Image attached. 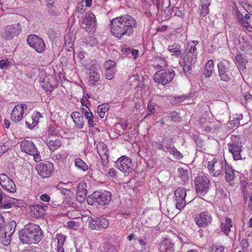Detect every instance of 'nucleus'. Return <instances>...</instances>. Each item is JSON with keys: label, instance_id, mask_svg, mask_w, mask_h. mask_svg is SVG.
Segmentation results:
<instances>
[{"label": "nucleus", "instance_id": "obj_30", "mask_svg": "<svg viewBox=\"0 0 252 252\" xmlns=\"http://www.w3.org/2000/svg\"><path fill=\"white\" fill-rule=\"evenodd\" d=\"M16 226V223L15 221L12 220L10 222V223L7 225L5 228V231L4 232V237L6 238V237L8 236V237L10 238L11 235H12L14 232L15 231V227Z\"/></svg>", "mask_w": 252, "mask_h": 252}, {"label": "nucleus", "instance_id": "obj_39", "mask_svg": "<svg viewBox=\"0 0 252 252\" xmlns=\"http://www.w3.org/2000/svg\"><path fill=\"white\" fill-rule=\"evenodd\" d=\"M197 57L192 54H186L183 59L184 63L193 64L196 62Z\"/></svg>", "mask_w": 252, "mask_h": 252}, {"label": "nucleus", "instance_id": "obj_60", "mask_svg": "<svg viewBox=\"0 0 252 252\" xmlns=\"http://www.w3.org/2000/svg\"><path fill=\"white\" fill-rule=\"evenodd\" d=\"M56 0H46V6L48 8H52L55 4V1Z\"/></svg>", "mask_w": 252, "mask_h": 252}, {"label": "nucleus", "instance_id": "obj_38", "mask_svg": "<svg viewBox=\"0 0 252 252\" xmlns=\"http://www.w3.org/2000/svg\"><path fill=\"white\" fill-rule=\"evenodd\" d=\"M75 165L79 169L82 171H86L88 169V166L81 158H78L75 160Z\"/></svg>", "mask_w": 252, "mask_h": 252}, {"label": "nucleus", "instance_id": "obj_52", "mask_svg": "<svg viewBox=\"0 0 252 252\" xmlns=\"http://www.w3.org/2000/svg\"><path fill=\"white\" fill-rule=\"evenodd\" d=\"M148 110L149 112H150V113H148L146 117H148L149 115H150V114H153L155 112V106L154 104L152 103L151 101H150L148 104Z\"/></svg>", "mask_w": 252, "mask_h": 252}, {"label": "nucleus", "instance_id": "obj_22", "mask_svg": "<svg viewBox=\"0 0 252 252\" xmlns=\"http://www.w3.org/2000/svg\"><path fill=\"white\" fill-rule=\"evenodd\" d=\"M160 252H175L174 244L168 239L165 238L160 244Z\"/></svg>", "mask_w": 252, "mask_h": 252}, {"label": "nucleus", "instance_id": "obj_14", "mask_svg": "<svg viewBox=\"0 0 252 252\" xmlns=\"http://www.w3.org/2000/svg\"><path fill=\"white\" fill-rule=\"evenodd\" d=\"M174 195L176 201V208L181 210L184 208L187 203L185 199L187 195L186 189L182 188H178L175 191Z\"/></svg>", "mask_w": 252, "mask_h": 252}, {"label": "nucleus", "instance_id": "obj_23", "mask_svg": "<svg viewBox=\"0 0 252 252\" xmlns=\"http://www.w3.org/2000/svg\"><path fill=\"white\" fill-rule=\"evenodd\" d=\"M115 63L111 60H109L106 62L105 64L106 73L105 77L107 79L111 80L114 77L115 72Z\"/></svg>", "mask_w": 252, "mask_h": 252}, {"label": "nucleus", "instance_id": "obj_27", "mask_svg": "<svg viewBox=\"0 0 252 252\" xmlns=\"http://www.w3.org/2000/svg\"><path fill=\"white\" fill-rule=\"evenodd\" d=\"M232 222L231 220L229 218H226L224 222L221 223V230L226 235L231 231V228L232 227Z\"/></svg>", "mask_w": 252, "mask_h": 252}, {"label": "nucleus", "instance_id": "obj_31", "mask_svg": "<svg viewBox=\"0 0 252 252\" xmlns=\"http://www.w3.org/2000/svg\"><path fill=\"white\" fill-rule=\"evenodd\" d=\"M11 119L15 122L20 121L23 117V115L20 112L19 107L16 106L14 108L11 114Z\"/></svg>", "mask_w": 252, "mask_h": 252}, {"label": "nucleus", "instance_id": "obj_7", "mask_svg": "<svg viewBox=\"0 0 252 252\" xmlns=\"http://www.w3.org/2000/svg\"><path fill=\"white\" fill-rule=\"evenodd\" d=\"M22 26L20 23L5 26L4 31L1 32V36L6 40H10L17 36L21 32Z\"/></svg>", "mask_w": 252, "mask_h": 252}, {"label": "nucleus", "instance_id": "obj_21", "mask_svg": "<svg viewBox=\"0 0 252 252\" xmlns=\"http://www.w3.org/2000/svg\"><path fill=\"white\" fill-rule=\"evenodd\" d=\"M86 188L87 184L83 182H80L78 185L76 199L81 203L83 202L86 197L87 194Z\"/></svg>", "mask_w": 252, "mask_h": 252}, {"label": "nucleus", "instance_id": "obj_61", "mask_svg": "<svg viewBox=\"0 0 252 252\" xmlns=\"http://www.w3.org/2000/svg\"><path fill=\"white\" fill-rule=\"evenodd\" d=\"M170 6V0H162V6L164 8H168Z\"/></svg>", "mask_w": 252, "mask_h": 252}, {"label": "nucleus", "instance_id": "obj_18", "mask_svg": "<svg viewBox=\"0 0 252 252\" xmlns=\"http://www.w3.org/2000/svg\"><path fill=\"white\" fill-rule=\"evenodd\" d=\"M47 205L41 203L31 206L30 210L32 215L35 218H39L43 217L45 213V208Z\"/></svg>", "mask_w": 252, "mask_h": 252}, {"label": "nucleus", "instance_id": "obj_54", "mask_svg": "<svg viewBox=\"0 0 252 252\" xmlns=\"http://www.w3.org/2000/svg\"><path fill=\"white\" fill-rule=\"evenodd\" d=\"M9 66V62L7 60H1L0 61V68L5 69Z\"/></svg>", "mask_w": 252, "mask_h": 252}, {"label": "nucleus", "instance_id": "obj_28", "mask_svg": "<svg viewBox=\"0 0 252 252\" xmlns=\"http://www.w3.org/2000/svg\"><path fill=\"white\" fill-rule=\"evenodd\" d=\"M194 44H197L198 42L194 40L191 41L188 43L187 48L185 51L186 55L192 54L195 56H197V49Z\"/></svg>", "mask_w": 252, "mask_h": 252}, {"label": "nucleus", "instance_id": "obj_44", "mask_svg": "<svg viewBox=\"0 0 252 252\" xmlns=\"http://www.w3.org/2000/svg\"><path fill=\"white\" fill-rule=\"evenodd\" d=\"M240 48L243 51L249 50L252 48V45L249 41H244L241 43Z\"/></svg>", "mask_w": 252, "mask_h": 252}, {"label": "nucleus", "instance_id": "obj_12", "mask_svg": "<svg viewBox=\"0 0 252 252\" xmlns=\"http://www.w3.org/2000/svg\"><path fill=\"white\" fill-rule=\"evenodd\" d=\"M172 139L164 138L163 139L162 144L159 145L158 149L168 152L177 159L183 158V155L176 149L174 146H171L168 143L172 141Z\"/></svg>", "mask_w": 252, "mask_h": 252}, {"label": "nucleus", "instance_id": "obj_11", "mask_svg": "<svg viewBox=\"0 0 252 252\" xmlns=\"http://www.w3.org/2000/svg\"><path fill=\"white\" fill-rule=\"evenodd\" d=\"M83 26L86 31L89 32H94L96 28L95 16L93 13H86L82 21Z\"/></svg>", "mask_w": 252, "mask_h": 252}, {"label": "nucleus", "instance_id": "obj_58", "mask_svg": "<svg viewBox=\"0 0 252 252\" xmlns=\"http://www.w3.org/2000/svg\"><path fill=\"white\" fill-rule=\"evenodd\" d=\"M235 14L237 19L239 22L244 18L243 15L238 10L235 11Z\"/></svg>", "mask_w": 252, "mask_h": 252}, {"label": "nucleus", "instance_id": "obj_4", "mask_svg": "<svg viewBox=\"0 0 252 252\" xmlns=\"http://www.w3.org/2000/svg\"><path fill=\"white\" fill-rule=\"evenodd\" d=\"M227 164L225 160H219L214 158L208 164V169L210 174L214 177H219L223 174L224 168Z\"/></svg>", "mask_w": 252, "mask_h": 252}, {"label": "nucleus", "instance_id": "obj_2", "mask_svg": "<svg viewBox=\"0 0 252 252\" xmlns=\"http://www.w3.org/2000/svg\"><path fill=\"white\" fill-rule=\"evenodd\" d=\"M20 241L23 244H36L39 242L43 236V233L39 225L29 223L19 233Z\"/></svg>", "mask_w": 252, "mask_h": 252}, {"label": "nucleus", "instance_id": "obj_26", "mask_svg": "<svg viewBox=\"0 0 252 252\" xmlns=\"http://www.w3.org/2000/svg\"><path fill=\"white\" fill-rule=\"evenodd\" d=\"M168 50L171 53L172 56L179 57L182 55L181 45L179 43H175L173 44L168 45Z\"/></svg>", "mask_w": 252, "mask_h": 252}, {"label": "nucleus", "instance_id": "obj_9", "mask_svg": "<svg viewBox=\"0 0 252 252\" xmlns=\"http://www.w3.org/2000/svg\"><path fill=\"white\" fill-rule=\"evenodd\" d=\"M29 45L38 53H42L45 49V44L43 40L34 34H31L27 38Z\"/></svg>", "mask_w": 252, "mask_h": 252}, {"label": "nucleus", "instance_id": "obj_59", "mask_svg": "<svg viewBox=\"0 0 252 252\" xmlns=\"http://www.w3.org/2000/svg\"><path fill=\"white\" fill-rule=\"evenodd\" d=\"M48 133L50 135H56L58 134V131H56L54 127L50 126L48 131Z\"/></svg>", "mask_w": 252, "mask_h": 252}, {"label": "nucleus", "instance_id": "obj_37", "mask_svg": "<svg viewBox=\"0 0 252 252\" xmlns=\"http://www.w3.org/2000/svg\"><path fill=\"white\" fill-rule=\"evenodd\" d=\"M108 109L109 105L107 103H104L98 106L97 110L100 118H103L105 117V113Z\"/></svg>", "mask_w": 252, "mask_h": 252}, {"label": "nucleus", "instance_id": "obj_64", "mask_svg": "<svg viewBox=\"0 0 252 252\" xmlns=\"http://www.w3.org/2000/svg\"><path fill=\"white\" fill-rule=\"evenodd\" d=\"M248 210L249 213H252V194L250 196V202L248 207Z\"/></svg>", "mask_w": 252, "mask_h": 252}, {"label": "nucleus", "instance_id": "obj_15", "mask_svg": "<svg viewBox=\"0 0 252 252\" xmlns=\"http://www.w3.org/2000/svg\"><path fill=\"white\" fill-rule=\"evenodd\" d=\"M36 170L43 178L50 177L53 171V165L49 162L40 163L36 166Z\"/></svg>", "mask_w": 252, "mask_h": 252}, {"label": "nucleus", "instance_id": "obj_43", "mask_svg": "<svg viewBox=\"0 0 252 252\" xmlns=\"http://www.w3.org/2000/svg\"><path fill=\"white\" fill-rule=\"evenodd\" d=\"M179 177L181 180L186 183L189 181V176L187 174V171L184 170L183 168H179Z\"/></svg>", "mask_w": 252, "mask_h": 252}, {"label": "nucleus", "instance_id": "obj_62", "mask_svg": "<svg viewBox=\"0 0 252 252\" xmlns=\"http://www.w3.org/2000/svg\"><path fill=\"white\" fill-rule=\"evenodd\" d=\"M17 107H19V109L20 110V112L23 115L24 114V110L28 109V106L26 104H23L20 105H17Z\"/></svg>", "mask_w": 252, "mask_h": 252}, {"label": "nucleus", "instance_id": "obj_32", "mask_svg": "<svg viewBox=\"0 0 252 252\" xmlns=\"http://www.w3.org/2000/svg\"><path fill=\"white\" fill-rule=\"evenodd\" d=\"M214 65L212 60H209L205 64L204 75L206 77H210L214 70Z\"/></svg>", "mask_w": 252, "mask_h": 252}, {"label": "nucleus", "instance_id": "obj_10", "mask_svg": "<svg viewBox=\"0 0 252 252\" xmlns=\"http://www.w3.org/2000/svg\"><path fill=\"white\" fill-rule=\"evenodd\" d=\"M115 166L121 171L128 174L131 172L133 165L129 158L126 156H122L116 161Z\"/></svg>", "mask_w": 252, "mask_h": 252}, {"label": "nucleus", "instance_id": "obj_51", "mask_svg": "<svg viewBox=\"0 0 252 252\" xmlns=\"http://www.w3.org/2000/svg\"><path fill=\"white\" fill-rule=\"evenodd\" d=\"M184 65H183V70L185 74L190 73L191 70V65H192L191 63H184Z\"/></svg>", "mask_w": 252, "mask_h": 252}, {"label": "nucleus", "instance_id": "obj_47", "mask_svg": "<svg viewBox=\"0 0 252 252\" xmlns=\"http://www.w3.org/2000/svg\"><path fill=\"white\" fill-rule=\"evenodd\" d=\"M199 123L202 127L205 126L207 124H211L210 122L207 120L205 116H202L199 119Z\"/></svg>", "mask_w": 252, "mask_h": 252}, {"label": "nucleus", "instance_id": "obj_40", "mask_svg": "<svg viewBox=\"0 0 252 252\" xmlns=\"http://www.w3.org/2000/svg\"><path fill=\"white\" fill-rule=\"evenodd\" d=\"M98 223L99 225L100 229L107 228L109 225V222L107 219L105 218L101 217L97 218Z\"/></svg>", "mask_w": 252, "mask_h": 252}, {"label": "nucleus", "instance_id": "obj_3", "mask_svg": "<svg viewBox=\"0 0 252 252\" xmlns=\"http://www.w3.org/2000/svg\"><path fill=\"white\" fill-rule=\"evenodd\" d=\"M112 197L110 191H104L103 192L96 191L87 198V201L91 205H105L108 204Z\"/></svg>", "mask_w": 252, "mask_h": 252}, {"label": "nucleus", "instance_id": "obj_34", "mask_svg": "<svg viewBox=\"0 0 252 252\" xmlns=\"http://www.w3.org/2000/svg\"><path fill=\"white\" fill-rule=\"evenodd\" d=\"M100 79L99 74L98 72L95 71H91L89 73V82L93 85H96V83Z\"/></svg>", "mask_w": 252, "mask_h": 252}, {"label": "nucleus", "instance_id": "obj_56", "mask_svg": "<svg viewBox=\"0 0 252 252\" xmlns=\"http://www.w3.org/2000/svg\"><path fill=\"white\" fill-rule=\"evenodd\" d=\"M133 49L130 48L124 47L122 49V52L123 54L127 55L128 57L130 58L131 52H132Z\"/></svg>", "mask_w": 252, "mask_h": 252}, {"label": "nucleus", "instance_id": "obj_36", "mask_svg": "<svg viewBox=\"0 0 252 252\" xmlns=\"http://www.w3.org/2000/svg\"><path fill=\"white\" fill-rule=\"evenodd\" d=\"M235 60L238 63V67L241 69H243L246 68L245 64L246 63L247 60L244 58L240 54H237L235 57Z\"/></svg>", "mask_w": 252, "mask_h": 252}, {"label": "nucleus", "instance_id": "obj_1", "mask_svg": "<svg viewBox=\"0 0 252 252\" xmlns=\"http://www.w3.org/2000/svg\"><path fill=\"white\" fill-rule=\"evenodd\" d=\"M136 27L135 19L127 14L114 18L110 22L111 32L119 39L125 36H131Z\"/></svg>", "mask_w": 252, "mask_h": 252}, {"label": "nucleus", "instance_id": "obj_5", "mask_svg": "<svg viewBox=\"0 0 252 252\" xmlns=\"http://www.w3.org/2000/svg\"><path fill=\"white\" fill-rule=\"evenodd\" d=\"M175 75L173 69H165L157 71L153 78L156 82L165 85L172 80Z\"/></svg>", "mask_w": 252, "mask_h": 252}, {"label": "nucleus", "instance_id": "obj_20", "mask_svg": "<svg viewBox=\"0 0 252 252\" xmlns=\"http://www.w3.org/2000/svg\"><path fill=\"white\" fill-rule=\"evenodd\" d=\"M96 149L103 163H107L108 159V154L106 145L103 142H99L96 145Z\"/></svg>", "mask_w": 252, "mask_h": 252}, {"label": "nucleus", "instance_id": "obj_55", "mask_svg": "<svg viewBox=\"0 0 252 252\" xmlns=\"http://www.w3.org/2000/svg\"><path fill=\"white\" fill-rule=\"evenodd\" d=\"M73 42L71 41H68V39H65V48L69 52L72 50Z\"/></svg>", "mask_w": 252, "mask_h": 252}, {"label": "nucleus", "instance_id": "obj_63", "mask_svg": "<svg viewBox=\"0 0 252 252\" xmlns=\"http://www.w3.org/2000/svg\"><path fill=\"white\" fill-rule=\"evenodd\" d=\"M108 174L110 177L112 178L115 177L117 175L115 170L113 168L109 169L108 172Z\"/></svg>", "mask_w": 252, "mask_h": 252}, {"label": "nucleus", "instance_id": "obj_53", "mask_svg": "<svg viewBox=\"0 0 252 252\" xmlns=\"http://www.w3.org/2000/svg\"><path fill=\"white\" fill-rule=\"evenodd\" d=\"M242 194L245 202H246L248 199V190L245 186H243L242 188Z\"/></svg>", "mask_w": 252, "mask_h": 252}, {"label": "nucleus", "instance_id": "obj_48", "mask_svg": "<svg viewBox=\"0 0 252 252\" xmlns=\"http://www.w3.org/2000/svg\"><path fill=\"white\" fill-rule=\"evenodd\" d=\"M41 116H42L41 114L39 112H37L34 117H32V127H34L36 125H37L38 121H39V119L40 117H41Z\"/></svg>", "mask_w": 252, "mask_h": 252}, {"label": "nucleus", "instance_id": "obj_33", "mask_svg": "<svg viewBox=\"0 0 252 252\" xmlns=\"http://www.w3.org/2000/svg\"><path fill=\"white\" fill-rule=\"evenodd\" d=\"M200 2L202 5L201 9H200V15L204 17L209 13L208 6L210 4V2L209 0H202Z\"/></svg>", "mask_w": 252, "mask_h": 252}, {"label": "nucleus", "instance_id": "obj_57", "mask_svg": "<svg viewBox=\"0 0 252 252\" xmlns=\"http://www.w3.org/2000/svg\"><path fill=\"white\" fill-rule=\"evenodd\" d=\"M241 245L242 247V250L243 251L247 250L249 245L246 239H243L241 241Z\"/></svg>", "mask_w": 252, "mask_h": 252}, {"label": "nucleus", "instance_id": "obj_50", "mask_svg": "<svg viewBox=\"0 0 252 252\" xmlns=\"http://www.w3.org/2000/svg\"><path fill=\"white\" fill-rule=\"evenodd\" d=\"M169 117L172 121L174 122L178 121L180 119L179 114L176 112H172L170 113L169 115Z\"/></svg>", "mask_w": 252, "mask_h": 252}, {"label": "nucleus", "instance_id": "obj_49", "mask_svg": "<svg viewBox=\"0 0 252 252\" xmlns=\"http://www.w3.org/2000/svg\"><path fill=\"white\" fill-rule=\"evenodd\" d=\"M12 204L9 202H5V201H3L1 203H0V210L7 209L11 208Z\"/></svg>", "mask_w": 252, "mask_h": 252}, {"label": "nucleus", "instance_id": "obj_41", "mask_svg": "<svg viewBox=\"0 0 252 252\" xmlns=\"http://www.w3.org/2000/svg\"><path fill=\"white\" fill-rule=\"evenodd\" d=\"M216 119L220 123L224 122L227 117V113H224L222 110H219L216 114Z\"/></svg>", "mask_w": 252, "mask_h": 252}, {"label": "nucleus", "instance_id": "obj_19", "mask_svg": "<svg viewBox=\"0 0 252 252\" xmlns=\"http://www.w3.org/2000/svg\"><path fill=\"white\" fill-rule=\"evenodd\" d=\"M228 145L229 146V151L232 154L234 160L242 159L240 155L242 152L241 143L235 141L232 142V143H229Z\"/></svg>", "mask_w": 252, "mask_h": 252}, {"label": "nucleus", "instance_id": "obj_6", "mask_svg": "<svg viewBox=\"0 0 252 252\" xmlns=\"http://www.w3.org/2000/svg\"><path fill=\"white\" fill-rule=\"evenodd\" d=\"M20 148L22 152L29 155L33 156L35 162H39L41 160L39 153L32 141L26 140L22 141L20 143Z\"/></svg>", "mask_w": 252, "mask_h": 252}, {"label": "nucleus", "instance_id": "obj_42", "mask_svg": "<svg viewBox=\"0 0 252 252\" xmlns=\"http://www.w3.org/2000/svg\"><path fill=\"white\" fill-rule=\"evenodd\" d=\"M89 223L90 227L93 230H100L99 225L98 223L97 218L94 220L91 218L89 220Z\"/></svg>", "mask_w": 252, "mask_h": 252}, {"label": "nucleus", "instance_id": "obj_29", "mask_svg": "<svg viewBox=\"0 0 252 252\" xmlns=\"http://www.w3.org/2000/svg\"><path fill=\"white\" fill-rule=\"evenodd\" d=\"M155 66L157 69H160L167 66V62L164 57L157 56L155 58Z\"/></svg>", "mask_w": 252, "mask_h": 252}, {"label": "nucleus", "instance_id": "obj_8", "mask_svg": "<svg viewBox=\"0 0 252 252\" xmlns=\"http://www.w3.org/2000/svg\"><path fill=\"white\" fill-rule=\"evenodd\" d=\"M196 191L201 195L206 194L209 189L210 180L205 176H199L195 179Z\"/></svg>", "mask_w": 252, "mask_h": 252}, {"label": "nucleus", "instance_id": "obj_25", "mask_svg": "<svg viewBox=\"0 0 252 252\" xmlns=\"http://www.w3.org/2000/svg\"><path fill=\"white\" fill-rule=\"evenodd\" d=\"M225 171V180L227 182H230L233 181L236 176L237 172L232 167L227 163L224 168Z\"/></svg>", "mask_w": 252, "mask_h": 252}, {"label": "nucleus", "instance_id": "obj_35", "mask_svg": "<svg viewBox=\"0 0 252 252\" xmlns=\"http://www.w3.org/2000/svg\"><path fill=\"white\" fill-rule=\"evenodd\" d=\"M47 145L51 152H54L62 145V142L58 139L51 140L48 143Z\"/></svg>", "mask_w": 252, "mask_h": 252}, {"label": "nucleus", "instance_id": "obj_24", "mask_svg": "<svg viewBox=\"0 0 252 252\" xmlns=\"http://www.w3.org/2000/svg\"><path fill=\"white\" fill-rule=\"evenodd\" d=\"M71 117L78 128L82 129L85 123L82 114L78 112H74L71 114Z\"/></svg>", "mask_w": 252, "mask_h": 252}, {"label": "nucleus", "instance_id": "obj_16", "mask_svg": "<svg viewBox=\"0 0 252 252\" xmlns=\"http://www.w3.org/2000/svg\"><path fill=\"white\" fill-rule=\"evenodd\" d=\"M195 222L200 227H205L212 221L211 215L207 212H201L195 217Z\"/></svg>", "mask_w": 252, "mask_h": 252}, {"label": "nucleus", "instance_id": "obj_45", "mask_svg": "<svg viewBox=\"0 0 252 252\" xmlns=\"http://www.w3.org/2000/svg\"><path fill=\"white\" fill-rule=\"evenodd\" d=\"M41 86L46 91H49L51 92L53 90V87L52 85L49 82L46 81L45 80L43 81L41 84Z\"/></svg>", "mask_w": 252, "mask_h": 252}, {"label": "nucleus", "instance_id": "obj_46", "mask_svg": "<svg viewBox=\"0 0 252 252\" xmlns=\"http://www.w3.org/2000/svg\"><path fill=\"white\" fill-rule=\"evenodd\" d=\"M56 238L58 240V247H63L65 239V237L62 235L58 234Z\"/></svg>", "mask_w": 252, "mask_h": 252}, {"label": "nucleus", "instance_id": "obj_17", "mask_svg": "<svg viewBox=\"0 0 252 252\" xmlns=\"http://www.w3.org/2000/svg\"><path fill=\"white\" fill-rule=\"evenodd\" d=\"M228 63L222 62H220L218 64L219 76L220 80L228 82L230 80V77L228 74Z\"/></svg>", "mask_w": 252, "mask_h": 252}, {"label": "nucleus", "instance_id": "obj_13", "mask_svg": "<svg viewBox=\"0 0 252 252\" xmlns=\"http://www.w3.org/2000/svg\"><path fill=\"white\" fill-rule=\"evenodd\" d=\"M0 185L7 192L14 193L16 187L13 181L5 174H0Z\"/></svg>", "mask_w": 252, "mask_h": 252}]
</instances>
